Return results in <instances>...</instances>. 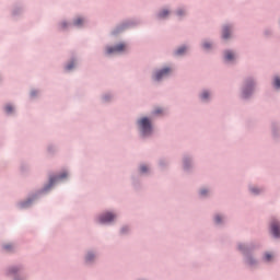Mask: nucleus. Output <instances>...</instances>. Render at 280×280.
Instances as JSON below:
<instances>
[{
    "label": "nucleus",
    "instance_id": "1",
    "mask_svg": "<svg viewBox=\"0 0 280 280\" xmlns=\"http://www.w3.org/2000/svg\"><path fill=\"white\" fill-rule=\"evenodd\" d=\"M257 248V245L253 242L250 243H237L236 250L241 253L243 256V262L248 268H257L259 266V260L257 257H255V250Z\"/></svg>",
    "mask_w": 280,
    "mask_h": 280
},
{
    "label": "nucleus",
    "instance_id": "2",
    "mask_svg": "<svg viewBox=\"0 0 280 280\" xmlns=\"http://www.w3.org/2000/svg\"><path fill=\"white\" fill-rule=\"evenodd\" d=\"M257 77L247 75L243 79L238 90V97L242 102H250L257 91Z\"/></svg>",
    "mask_w": 280,
    "mask_h": 280
},
{
    "label": "nucleus",
    "instance_id": "3",
    "mask_svg": "<svg viewBox=\"0 0 280 280\" xmlns=\"http://www.w3.org/2000/svg\"><path fill=\"white\" fill-rule=\"evenodd\" d=\"M138 137L141 141H150L154 137V122L150 116H141L136 120Z\"/></svg>",
    "mask_w": 280,
    "mask_h": 280
},
{
    "label": "nucleus",
    "instance_id": "4",
    "mask_svg": "<svg viewBox=\"0 0 280 280\" xmlns=\"http://www.w3.org/2000/svg\"><path fill=\"white\" fill-rule=\"evenodd\" d=\"M69 178V173L67 171H62L56 174H50L48 176V182L44 184V186L40 188L42 191L49 196L51 194V189L58 185V183H65Z\"/></svg>",
    "mask_w": 280,
    "mask_h": 280
},
{
    "label": "nucleus",
    "instance_id": "5",
    "mask_svg": "<svg viewBox=\"0 0 280 280\" xmlns=\"http://www.w3.org/2000/svg\"><path fill=\"white\" fill-rule=\"evenodd\" d=\"M4 277H9L11 280H30L27 272L25 271V265L14 264L4 269Z\"/></svg>",
    "mask_w": 280,
    "mask_h": 280
},
{
    "label": "nucleus",
    "instance_id": "6",
    "mask_svg": "<svg viewBox=\"0 0 280 280\" xmlns=\"http://www.w3.org/2000/svg\"><path fill=\"white\" fill-rule=\"evenodd\" d=\"M139 25H141L140 19L132 18L124 20L110 31V36H119V34H124L127 30L139 27Z\"/></svg>",
    "mask_w": 280,
    "mask_h": 280
},
{
    "label": "nucleus",
    "instance_id": "7",
    "mask_svg": "<svg viewBox=\"0 0 280 280\" xmlns=\"http://www.w3.org/2000/svg\"><path fill=\"white\" fill-rule=\"evenodd\" d=\"M47 196L45 192H43L42 188L38 190L28 194L27 198L24 200H21L16 203V209H20V211H23L25 209H31L33 205L37 201L40 200V198Z\"/></svg>",
    "mask_w": 280,
    "mask_h": 280
},
{
    "label": "nucleus",
    "instance_id": "8",
    "mask_svg": "<svg viewBox=\"0 0 280 280\" xmlns=\"http://www.w3.org/2000/svg\"><path fill=\"white\" fill-rule=\"evenodd\" d=\"M116 220L117 213L115 211L106 210L95 218V223L101 226H110L112 224H115Z\"/></svg>",
    "mask_w": 280,
    "mask_h": 280
},
{
    "label": "nucleus",
    "instance_id": "9",
    "mask_svg": "<svg viewBox=\"0 0 280 280\" xmlns=\"http://www.w3.org/2000/svg\"><path fill=\"white\" fill-rule=\"evenodd\" d=\"M80 67V56L72 52L69 58L62 63L63 73H74Z\"/></svg>",
    "mask_w": 280,
    "mask_h": 280
},
{
    "label": "nucleus",
    "instance_id": "10",
    "mask_svg": "<svg viewBox=\"0 0 280 280\" xmlns=\"http://www.w3.org/2000/svg\"><path fill=\"white\" fill-rule=\"evenodd\" d=\"M170 75H172V67L164 66L162 68L153 70L151 74V80L152 82H156L158 84H160L161 82H163V80H167Z\"/></svg>",
    "mask_w": 280,
    "mask_h": 280
},
{
    "label": "nucleus",
    "instance_id": "11",
    "mask_svg": "<svg viewBox=\"0 0 280 280\" xmlns=\"http://www.w3.org/2000/svg\"><path fill=\"white\" fill-rule=\"evenodd\" d=\"M196 167V160L194 155L189 153H185L182 158V170L185 174L194 173V168Z\"/></svg>",
    "mask_w": 280,
    "mask_h": 280
},
{
    "label": "nucleus",
    "instance_id": "12",
    "mask_svg": "<svg viewBox=\"0 0 280 280\" xmlns=\"http://www.w3.org/2000/svg\"><path fill=\"white\" fill-rule=\"evenodd\" d=\"M100 253L97 249H88L83 255V265L88 268H93L97 264Z\"/></svg>",
    "mask_w": 280,
    "mask_h": 280
},
{
    "label": "nucleus",
    "instance_id": "13",
    "mask_svg": "<svg viewBox=\"0 0 280 280\" xmlns=\"http://www.w3.org/2000/svg\"><path fill=\"white\" fill-rule=\"evenodd\" d=\"M124 51H126V44L119 43V44H115L113 46H110V45L105 46L104 55L105 56H115V54H124Z\"/></svg>",
    "mask_w": 280,
    "mask_h": 280
},
{
    "label": "nucleus",
    "instance_id": "14",
    "mask_svg": "<svg viewBox=\"0 0 280 280\" xmlns=\"http://www.w3.org/2000/svg\"><path fill=\"white\" fill-rule=\"evenodd\" d=\"M233 30H234V26L231 23H226L222 25L220 38L221 40H223V43H229V40L233 38Z\"/></svg>",
    "mask_w": 280,
    "mask_h": 280
},
{
    "label": "nucleus",
    "instance_id": "15",
    "mask_svg": "<svg viewBox=\"0 0 280 280\" xmlns=\"http://www.w3.org/2000/svg\"><path fill=\"white\" fill-rule=\"evenodd\" d=\"M223 62L224 65H235L237 62V52L233 49L223 50Z\"/></svg>",
    "mask_w": 280,
    "mask_h": 280
},
{
    "label": "nucleus",
    "instance_id": "16",
    "mask_svg": "<svg viewBox=\"0 0 280 280\" xmlns=\"http://www.w3.org/2000/svg\"><path fill=\"white\" fill-rule=\"evenodd\" d=\"M269 232L273 240H280V221L279 219H272L269 222Z\"/></svg>",
    "mask_w": 280,
    "mask_h": 280
},
{
    "label": "nucleus",
    "instance_id": "17",
    "mask_svg": "<svg viewBox=\"0 0 280 280\" xmlns=\"http://www.w3.org/2000/svg\"><path fill=\"white\" fill-rule=\"evenodd\" d=\"M198 100L201 104H211V101L213 100V92L209 89H202L198 93Z\"/></svg>",
    "mask_w": 280,
    "mask_h": 280
},
{
    "label": "nucleus",
    "instance_id": "18",
    "mask_svg": "<svg viewBox=\"0 0 280 280\" xmlns=\"http://www.w3.org/2000/svg\"><path fill=\"white\" fill-rule=\"evenodd\" d=\"M137 174H139L142 177L152 176V165L150 163H140L137 166Z\"/></svg>",
    "mask_w": 280,
    "mask_h": 280
},
{
    "label": "nucleus",
    "instance_id": "19",
    "mask_svg": "<svg viewBox=\"0 0 280 280\" xmlns=\"http://www.w3.org/2000/svg\"><path fill=\"white\" fill-rule=\"evenodd\" d=\"M2 113L5 115V117H16V105L12 102L5 103L2 105Z\"/></svg>",
    "mask_w": 280,
    "mask_h": 280
},
{
    "label": "nucleus",
    "instance_id": "20",
    "mask_svg": "<svg viewBox=\"0 0 280 280\" xmlns=\"http://www.w3.org/2000/svg\"><path fill=\"white\" fill-rule=\"evenodd\" d=\"M270 130L272 141L275 143H280V122L277 120L271 121Z\"/></svg>",
    "mask_w": 280,
    "mask_h": 280
},
{
    "label": "nucleus",
    "instance_id": "21",
    "mask_svg": "<svg viewBox=\"0 0 280 280\" xmlns=\"http://www.w3.org/2000/svg\"><path fill=\"white\" fill-rule=\"evenodd\" d=\"M88 23L89 20L84 15H77L72 19V27L77 30H84Z\"/></svg>",
    "mask_w": 280,
    "mask_h": 280
},
{
    "label": "nucleus",
    "instance_id": "22",
    "mask_svg": "<svg viewBox=\"0 0 280 280\" xmlns=\"http://www.w3.org/2000/svg\"><path fill=\"white\" fill-rule=\"evenodd\" d=\"M172 15L170 8H162L155 13L156 21H167Z\"/></svg>",
    "mask_w": 280,
    "mask_h": 280
},
{
    "label": "nucleus",
    "instance_id": "23",
    "mask_svg": "<svg viewBox=\"0 0 280 280\" xmlns=\"http://www.w3.org/2000/svg\"><path fill=\"white\" fill-rule=\"evenodd\" d=\"M71 27H73L72 21L67 20V19H62L59 22H57V31L59 32H69V30H71Z\"/></svg>",
    "mask_w": 280,
    "mask_h": 280
},
{
    "label": "nucleus",
    "instance_id": "24",
    "mask_svg": "<svg viewBox=\"0 0 280 280\" xmlns=\"http://www.w3.org/2000/svg\"><path fill=\"white\" fill-rule=\"evenodd\" d=\"M212 222H213L214 226L222 229V226H225V224H226V215H224L222 213H214L212 215Z\"/></svg>",
    "mask_w": 280,
    "mask_h": 280
},
{
    "label": "nucleus",
    "instance_id": "25",
    "mask_svg": "<svg viewBox=\"0 0 280 280\" xmlns=\"http://www.w3.org/2000/svg\"><path fill=\"white\" fill-rule=\"evenodd\" d=\"M189 51V46L187 44H182L175 50H173V56L175 58H183V56H187Z\"/></svg>",
    "mask_w": 280,
    "mask_h": 280
},
{
    "label": "nucleus",
    "instance_id": "26",
    "mask_svg": "<svg viewBox=\"0 0 280 280\" xmlns=\"http://www.w3.org/2000/svg\"><path fill=\"white\" fill-rule=\"evenodd\" d=\"M200 47L202 51H206V54H209L215 49V46L213 45V40L209 38H205L201 40Z\"/></svg>",
    "mask_w": 280,
    "mask_h": 280
},
{
    "label": "nucleus",
    "instance_id": "27",
    "mask_svg": "<svg viewBox=\"0 0 280 280\" xmlns=\"http://www.w3.org/2000/svg\"><path fill=\"white\" fill-rule=\"evenodd\" d=\"M143 178L142 175H139V173H132L131 174V185L135 189H141V186L143 185Z\"/></svg>",
    "mask_w": 280,
    "mask_h": 280
},
{
    "label": "nucleus",
    "instance_id": "28",
    "mask_svg": "<svg viewBox=\"0 0 280 280\" xmlns=\"http://www.w3.org/2000/svg\"><path fill=\"white\" fill-rule=\"evenodd\" d=\"M248 191L252 196H262V194H266V187L249 185Z\"/></svg>",
    "mask_w": 280,
    "mask_h": 280
},
{
    "label": "nucleus",
    "instance_id": "29",
    "mask_svg": "<svg viewBox=\"0 0 280 280\" xmlns=\"http://www.w3.org/2000/svg\"><path fill=\"white\" fill-rule=\"evenodd\" d=\"M23 12H25V7L23 4H14L11 10L13 19H19V16H22Z\"/></svg>",
    "mask_w": 280,
    "mask_h": 280
},
{
    "label": "nucleus",
    "instance_id": "30",
    "mask_svg": "<svg viewBox=\"0 0 280 280\" xmlns=\"http://www.w3.org/2000/svg\"><path fill=\"white\" fill-rule=\"evenodd\" d=\"M175 16L178 21H183L187 16V7H177L174 11Z\"/></svg>",
    "mask_w": 280,
    "mask_h": 280
},
{
    "label": "nucleus",
    "instance_id": "31",
    "mask_svg": "<svg viewBox=\"0 0 280 280\" xmlns=\"http://www.w3.org/2000/svg\"><path fill=\"white\" fill-rule=\"evenodd\" d=\"M115 100V94L113 92H105L101 95L102 104H110Z\"/></svg>",
    "mask_w": 280,
    "mask_h": 280
},
{
    "label": "nucleus",
    "instance_id": "32",
    "mask_svg": "<svg viewBox=\"0 0 280 280\" xmlns=\"http://www.w3.org/2000/svg\"><path fill=\"white\" fill-rule=\"evenodd\" d=\"M261 261L264 264H272V261H275V255H272V253L270 252H264L261 256Z\"/></svg>",
    "mask_w": 280,
    "mask_h": 280
},
{
    "label": "nucleus",
    "instance_id": "33",
    "mask_svg": "<svg viewBox=\"0 0 280 280\" xmlns=\"http://www.w3.org/2000/svg\"><path fill=\"white\" fill-rule=\"evenodd\" d=\"M2 250L4 253H14V250H16V246L13 243H4L2 244Z\"/></svg>",
    "mask_w": 280,
    "mask_h": 280
},
{
    "label": "nucleus",
    "instance_id": "34",
    "mask_svg": "<svg viewBox=\"0 0 280 280\" xmlns=\"http://www.w3.org/2000/svg\"><path fill=\"white\" fill-rule=\"evenodd\" d=\"M271 86L275 91H280V75H275L271 82Z\"/></svg>",
    "mask_w": 280,
    "mask_h": 280
},
{
    "label": "nucleus",
    "instance_id": "35",
    "mask_svg": "<svg viewBox=\"0 0 280 280\" xmlns=\"http://www.w3.org/2000/svg\"><path fill=\"white\" fill-rule=\"evenodd\" d=\"M262 34H264L265 38H272V36H275V28L267 26V27H265Z\"/></svg>",
    "mask_w": 280,
    "mask_h": 280
},
{
    "label": "nucleus",
    "instance_id": "36",
    "mask_svg": "<svg viewBox=\"0 0 280 280\" xmlns=\"http://www.w3.org/2000/svg\"><path fill=\"white\" fill-rule=\"evenodd\" d=\"M58 152V145L54 143H49L47 145V153L50 154V156H54Z\"/></svg>",
    "mask_w": 280,
    "mask_h": 280
},
{
    "label": "nucleus",
    "instance_id": "37",
    "mask_svg": "<svg viewBox=\"0 0 280 280\" xmlns=\"http://www.w3.org/2000/svg\"><path fill=\"white\" fill-rule=\"evenodd\" d=\"M198 196L201 199L209 198V188L202 187L198 190Z\"/></svg>",
    "mask_w": 280,
    "mask_h": 280
},
{
    "label": "nucleus",
    "instance_id": "38",
    "mask_svg": "<svg viewBox=\"0 0 280 280\" xmlns=\"http://www.w3.org/2000/svg\"><path fill=\"white\" fill-rule=\"evenodd\" d=\"M119 235H130V225H122L119 230Z\"/></svg>",
    "mask_w": 280,
    "mask_h": 280
},
{
    "label": "nucleus",
    "instance_id": "39",
    "mask_svg": "<svg viewBox=\"0 0 280 280\" xmlns=\"http://www.w3.org/2000/svg\"><path fill=\"white\" fill-rule=\"evenodd\" d=\"M159 167H161L162 170H165V167H167V165H170V161L167 159H160L159 162Z\"/></svg>",
    "mask_w": 280,
    "mask_h": 280
},
{
    "label": "nucleus",
    "instance_id": "40",
    "mask_svg": "<svg viewBox=\"0 0 280 280\" xmlns=\"http://www.w3.org/2000/svg\"><path fill=\"white\" fill-rule=\"evenodd\" d=\"M39 93H40V91H38V90H36V89L31 90V92H30V98H31V100H36V97H38Z\"/></svg>",
    "mask_w": 280,
    "mask_h": 280
},
{
    "label": "nucleus",
    "instance_id": "41",
    "mask_svg": "<svg viewBox=\"0 0 280 280\" xmlns=\"http://www.w3.org/2000/svg\"><path fill=\"white\" fill-rule=\"evenodd\" d=\"M20 172H22V174H25V172H30V165L27 163H21Z\"/></svg>",
    "mask_w": 280,
    "mask_h": 280
},
{
    "label": "nucleus",
    "instance_id": "42",
    "mask_svg": "<svg viewBox=\"0 0 280 280\" xmlns=\"http://www.w3.org/2000/svg\"><path fill=\"white\" fill-rule=\"evenodd\" d=\"M152 117H159L160 115H163V109L162 108H155L151 110Z\"/></svg>",
    "mask_w": 280,
    "mask_h": 280
}]
</instances>
